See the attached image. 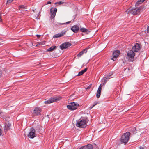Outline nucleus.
<instances>
[{
  "label": "nucleus",
  "mask_w": 149,
  "mask_h": 149,
  "mask_svg": "<svg viewBox=\"0 0 149 149\" xmlns=\"http://www.w3.org/2000/svg\"><path fill=\"white\" fill-rule=\"evenodd\" d=\"M141 48V46L140 44L136 43L132 47V50L134 52H137L140 50Z\"/></svg>",
  "instance_id": "obj_6"
},
{
  "label": "nucleus",
  "mask_w": 149,
  "mask_h": 149,
  "mask_svg": "<svg viewBox=\"0 0 149 149\" xmlns=\"http://www.w3.org/2000/svg\"><path fill=\"white\" fill-rule=\"evenodd\" d=\"M80 31L86 33L87 32L88 30L84 28H81L80 29Z\"/></svg>",
  "instance_id": "obj_21"
},
{
  "label": "nucleus",
  "mask_w": 149,
  "mask_h": 149,
  "mask_svg": "<svg viewBox=\"0 0 149 149\" xmlns=\"http://www.w3.org/2000/svg\"><path fill=\"white\" fill-rule=\"evenodd\" d=\"M98 103L95 102L93 104V106L91 108V109H92L93 107L95 106V105L97 104H98Z\"/></svg>",
  "instance_id": "obj_30"
},
{
  "label": "nucleus",
  "mask_w": 149,
  "mask_h": 149,
  "mask_svg": "<svg viewBox=\"0 0 149 149\" xmlns=\"http://www.w3.org/2000/svg\"><path fill=\"white\" fill-rule=\"evenodd\" d=\"M131 131L133 133H134L135 131V128L134 127L131 128Z\"/></svg>",
  "instance_id": "obj_27"
},
{
  "label": "nucleus",
  "mask_w": 149,
  "mask_h": 149,
  "mask_svg": "<svg viewBox=\"0 0 149 149\" xmlns=\"http://www.w3.org/2000/svg\"><path fill=\"white\" fill-rule=\"evenodd\" d=\"M145 0H138L135 4L136 6H139L140 4L143 3Z\"/></svg>",
  "instance_id": "obj_19"
},
{
  "label": "nucleus",
  "mask_w": 149,
  "mask_h": 149,
  "mask_svg": "<svg viewBox=\"0 0 149 149\" xmlns=\"http://www.w3.org/2000/svg\"><path fill=\"white\" fill-rule=\"evenodd\" d=\"M81 52H83V54L84 53H86L87 52V51L86 50V49H83L82 51H81Z\"/></svg>",
  "instance_id": "obj_32"
},
{
  "label": "nucleus",
  "mask_w": 149,
  "mask_h": 149,
  "mask_svg": "<svg viewBox=\"0 0 149 149\" xmlns=\"http://www.w3.org/2000/svg\"><path fill=\"white\" fill-rule=\"evenodd\" d=\"M58 24H59L60 25H61V24H62V23H58ZM63 24H65V23H63Z\"/></svg>",
  "instance_id": "obj_46"
},
{
  "label": "nucleus",
  "mask_w": 149,
  "mask_h": 149,
  "mask_svg": "<svg viewBox=\"0 0 149 149\" xmlns=\"http://www.w3.org/2000/svg\"><path fill=\"white\" fill-rule=\"evenodd\" d=\"M134 52L132 50H130L128 51L126 57L128 61H134V58L135 56V54Z\"/></svg>",
  "instance_id": "obj_4"
},
{
  "label": "nucleus",
  "mask_w": 149,
  "mask_h": 149,
  "mask_svg": "<svg viewBox=\"0 0 149 149\" xmlns=\"http://www.w3.org/2000/svg\"><path fill=\"white\" fill-rule=\"evenodd\" d=\"M93 146L92 145L89 144L86 146L81 147L79 149H92Z\"/></svg>",
  "instance_id": "obj_14"
},
{
  "label": "nucleus",
  "mask_w": 149,
  "mask_h": 149,
  "mask_svg": "<svg viewBox=\"0 0 149 149\" xmlns=\"http://www.w3.org/2000/svg\"><path fill=\"white\" fill-rule=\"evenodd\" d=\"M145 0H138L135 4L136 6H139L140 4L143 3Z\"/></svg>",
  "instance_id": "obj_20"
},
{
  "label": "nucleus",
  "mask_w": 149,
  "mask_h": 149,
  "mask_svg": "<svg viewBox=\"0 0 149 149\" xmlns=\"http://www.w3.org/2000/svg\"><path fill=\"white\" fill-rule=\"evenodd\" d=\"M113 73H109L108 75H110V77L112 74Z\"/></svg>",
  "instance_id": "obj_42"
},
{
  "label": "nucleus",
  "mask_w": 149,
  "mask_h": 149,
  "mask_svg": "<svg viewBox=\"0 0 149 149\" xmlns=\"http://www.w3.org/2000/svg\"><path fill=\"white\" fill-rule=\"evenodd\" d=\"M87 120V119L86 118L82 119L80 121L77 123V126L81 128H85L86 126V123Z\"/></svg>",
  "instance_id": "obj_3"
},
{
  "label": "nucleus",
  "mask_w": 149,
  "mask_h": 149,
  "mask_svg": "<svg viewBox=\"0 0 149 149\" xmlns=\"http://www.w3.org/2000/svg\"><path fill=\"white\" fill-rule=\"evenodd\" d=\"M102 89V86L100 84L99 86L98 90L97 91V93H96V97L97 98H99L100 97V94L101 92V91Z\"/></svg>",
  "instance_id": "obj_13"
},
{
  "label": "nucleus",
  "mask_w": 149,
  "mask_h": 149,
  "mask_svg": "<svg viewBox=\"0 0 149 149\" xmlns=\"http://www.w3.org/2000/svg\"><path fill=\"white\" fill-rule=\"evenodd\" d=\"M35 130L32 127L30 130V132L29 134L28 135V137L31 138H33L36 136Z\"/></svg>",
  "instance_id": "obj_7"
},
{
  "label": "nucleus",
  "mask_w": 149,
  "mask_h": 149,
  "mask_svg": "<svg viewBox=\"0 0 149 149\" xmlns=\"http://www.w3.org/2000/svg\"><path fill=\"white\" fill-rule=\"evenodd\" d=\"M1 15L0 14V21H1Z\"/></svg>",
  "instance_id": "obj_43"
},
{
  "label": "nucleus",
  "mask_w": 149,
  "mask_h": 149,
  "mask_svg": "<svg viewBox=\"0 0 149 149\" xmlns=\"http://www.w3.org/2000/svg\"><path fill=\"white\" fill-rule=\"evenodd\" d=\"M13 1V0H7V3H11Z\"/></svg>",
  "instance_id": "obj_36"
},
{
  "label": "nucleus",
  "mask_w": 149,
  "mask_h": 149,
  "mask_svg": "<svg viewBox=\"0 0 149 149\" xmlns=\"http://www.w3.org/2000/svg\"><path fill=\"white\" fill-rule=\"evenodd\" d=\"M51 4V1H48L47 3V4Z\"/></svg>",
  "instance_id": "obj_40"
},
{
  "label": "nucleus",
  "mask_w": 149,
  "mask_h": 149,
  "mask_svg": "<svg viewBox=\"0 0 149 149\" xmlns=\"http://www.w3.org/2000/svg\"><path fill=\"white\" fill-rule=\"evenodd\" d=\"M71 45V44L69 42H65L60 45V47L61 50L65 49L69 47Z\"/></svg>",
  "instance_id": "obj_9"
},
{
  "label": "nucleus",
  "mask_w": 149,
  "mask_h": 149,
  "mask_svg": "<svg viewBox=\"0 0 149 149\" xmlns=\"http://www.w3.org/2000/svg\"><path fill=\"white\" fill-rule=\"evenodd\" d=\"M2 134V131L1 130V129L0 128V136Z\"/></svg>",
  "instance_id": "obj_41"
},
{
  "label": "nucleus",
  "mask_w": 149,
  "mask_h": 149,
  "mask_svg": "<svg viewBox=\"0 0 149 149\" xmlns=\"http://www.w3.org/2000/svg\"><path fill=\"white\" fill-rule=\"evenodd\" d=\"M87 70V68H85L84 70L81 71L79 72L78 74L77 75L78 76H79L83 74L84 73H85Z\"/></svg>",
  "instance_id": "obj_18"
},
{
  "label": "nucleus",
  "mask_w": 149,
  "mask_h": 149,
  "mask_svg": "<svg viewBox=\"0 0 149 149\" xmlns=\"http://www.w3.org/2000/svg\"><path fill=\"white\" fill-rule=\"evenodd\" d=\"M3 113L0 111V116L2 117V115H3Z\"/></svg>",
  "instance_id": "obj_35"
},
{
  "label": "nucleus",
  "mask_w": 149,
  "mask_h": 149,
  "mask_svg": "<svg viewBox=\"0 0 149 149\" xmlns=\"http://www.w3.org/2000/svg\"><path fill=\"white\" fill-rule=\"evenodd\" d=\"M140 149H144V148L142 147H140L139 148Z\"/></svg>",
  "instance_id": "obj_44"
},
{
  "label": "nucleus",
  "mask_w": 149,
  "mask_h": 149,
  "mask_svg": "<svg viewBox=\"0 0 149 149\" xmlns=\"http://www.w3.org/2000/svg\"><path fill=\"white\" fill-rule=\"evenodd\" d=\"M6 126H9V127H10V126H11V124H10V123H6Z\"/></svg>",
  "instance_id": "obj_31"
},
{
  "label": "nucleus",
  "mask_w": 149,
  "mask_h": 149,
  "mask_svg": "<svg viewBox=\"0 0 149 149\" xmlns=\"http://www.w3.org/2000/svg\"><path fill=\"white\" fill-rule=\"evenodd\" d=\"M107 80V79H106L104 77V78L103 79V81L104 82V83H105L106 82Z\"/></svg>",
  "instance_id": "obj_33"
},
{
  "label": "nucleus",
  "mask_w": 149,
  "mask_h": 149,
  "mask_svg": "<svg viewBox=\"0 0 149 149\" xmlns=\"http://www.w3.org/2000/svg\"><path fill=\"white\" fill-rule=\"evenodd\" d=\"M36 36L38 38H39L40 36L41 35H38V34H36Z\"/></svg>",
  "instance_id": "obj_39"
},
{
  "label": "nucleus",
  "mask_w": 149,
  "mask_h": 149,
  "mask_svg": "<svg viewBox=\"0 0 149 149\" xmlns=\"http://www.w3.org/2000/svg\"><path fill=\"white\" fill-rule=\"evenodd\" d=\"M9 126H7L6 125H5V127H4V129L6 130V131H7L9 130Z\"/></svg>",
  "instance_id": "obj_26"
},
{
  "label": "nucleus",
  "mask_w": 149,
  "mask_h": 149,
  "mask_svg": "<svg viewBox=\"0 0 149 149\" xmlns=\"http://www.w3.org/2000/svg\"><path fill=\"white\" fill-rule=\"evenodd\" d=\"M79 105L77 103H75L74 102L71 103L69 105H67V108L71 110H74L77 109V107Z\"/></svg>",
  "instance_id": "obj_5"
},
{
  "label": "nucleus",
  "mask_w": 149,
  "mask_h": 149,
  "mask_svg": "<svg viewBox=\"0 0 149 149\" xmlns=\"http://www.w3.org/2000/svg\"><path fill=\"white\" fill-rule=\"evenodd\" d=\"M41 111V109L39 107H36L33 110L32 113L35 116L40 115Z\"/></svg>",
  "instance_id": "obj_10"
},
{
  "label": "nucleus",
  "mask_w": 149,
  "mask_h": 149,
  "mask_svg": "<svg viewBox=\"0 0 149 149\" xmlns=\"http://www.w3.org/2000/svg\"><path fill=\"white\" fill-rule=\"evenodd\" d=\"M45 42L44 41H43V42H38V44L40 45H44V43Z\"/></svg>",
  "instance_id": "obj_29"
},
{
  "label": "nucleus",
  "mask_w": 149,
  "mask_h": 149,
  "mask_svg": "<svg viewBox=\"0 0 149 149\" xmlns=\"http://www.w3.org/2000/svg\"><path fill=\"white\" fill-rule=\"evenodd\" d=\"M141 8V7L130 8L127 10L126 12L127 13H131L133 15H136L140 13Z\"/></svg>",
  "instance_id": "obj_1"
},
{
  "label": "nucleus",
  "mask_w": 149,
  "mask_h": 149,
  "mask_svg": "<svg viewBox=\"0 0 149 149\" xmlns=\"http://www.w3.org/2000/svg\"><path fill=\"white\" fill-rule=\"evenodd\" d=\"M120 54V52L119 50H116L114 51L113 53V56L111 58V59L113 60V61H115Z\"/></svg>",
  "instance_id": "obj_8"
},
{
  "label": "nucleus",
  "mask_w": 149,
  "mask_h": 149,
  "mask_svg": "<svg viewBox=\"0 0 149 149\" xmlns=\"http://www.w3.org/2000/svg\"><path fill=\"white\" fill-rule=\"evenodd\" d=\"M71 29L73 32H76L79 30V28L77 25H75L72 26Z\"/></svg>",
  "instance_id": "obj_15"
},
{
  "label": "nucleus",
  "mask_w": 149,
  "mask_h": 149,
  "mask_svg": "<svg viewBox=\"0 0 149 149\" xmlns=\"http://www.w3.org/2000/svg\"><path fill=\"white\" fill-rule=\"evenodd\" d=\"M57 47L56 46H52L48 48L47 50V51L52 52L53 51L54 49H55Z\"/></svg>",
  "instance_id": "obj_17"
},
{
  "label": "nucleus",
  "mask_w": 149,
  "mask_h": 149,
  "mask_svg": "<svg viewBox=\"0 0 149 149\" xmlns=\"http://www.w3.org/2000/svg\"><path fill=\"white\" fill-rule=\"evenodd\" d=\"M91 47V45H89V46L88 47L86 48L85 49H86V50L87 51V50L89 49Z\"/></svg>",
  "instance_id": "obj_34"
},
{
  "label": "nucleus",
  "mask_w": 149,
  "mask_h": 149,
  "mask_svg": "<svg viewBox=\"0 0 149 149\" xmlns=\"http://www.w3.org/2000/svg\"><path fill=\"white\" fill-rule=\"evenodd\" d=\"M19 9H21V10H24L26 9V7L25 6H24V5H21L19 7Z\"/></svg>",
  "instance_id": "obj_22"
},
{
  "label": "nucleus",
  "mask_w": 149,
  "mask_h": 149,
  "mask_svg": "<svg viewBox=\"0 0 149 149\" xmlns=\"http://www.w3.org/2000/svg\"><path fill=\"white\" fill-rule=\"evenodd\" d=\"M59 99L56 97H51L47 101L45 102L46 104H49L51 103L57 102Z\"/></svg>",
  "instance_id": "obj_11"
},
{
  "label": "nucleus",
  "mask_w": 149,
  "mask_h": 149,
  "mask_svg": "<svg viewBox=\"0 0 149 149\" xmlns=\"http://www.w3.org/2000/svg\"><path fill=\"white\" fill-rule=\"evenodd\" d=\"M2 72L1 71H0V78L2 76Z\"/></svg>",
  "instance_id": "obj_37"
},
{
  "label": "nucleus",
  "mask_w": 149,
  "mask_h": 149,
  "mask_svg": "<svg viewBox=\"0 0 149 149\" xmlns=\"http://www.w3.org/2000/svg\"><path fill=\"white\" fill-rule=\"evenodd\" d=\"M92 86V84H90L89 86H87V87L86 88V90H88L91 88Z\"/></svg>",
  "instance_id": "obj_28"
},
{
  "label": "nucleus",
  "mask_w": 149,
  "mask_h": 149,
  "mask_svg": "<svg viewBox=\"0 0 149 149\" xmlns=\"http://www.w3.org/2000/svg\"><path fill=\"white\" fill-rule=\"evenodd\" d=\"M70 21H68L66 22V24H68L70 23Z\"/></svg>",
  "instance_id": "obj_45"
},
{
  "label": "nucleus",
  "mask_w": 149,
  "mask_h": 149,
  "mask_svg": "<svg viewBox=\"0 0 149 149\" xmlns=\"http://www.w3.org/2000/svg\"><path fill=\"white\" fill-rule=\"evenodd\" d=\"M65 34V32L62 31L60 33H58L56 34L54 36L53 38H59L63 36Z\"/></svg>",
  "instance_id": "obj_16"
},
{
  "label": "nucleus",
  "mask_w": 149,
  "mask_h": 149,
  "mask_svg": "<svg viewBox=\"0 0 149 149\" xmlns=\"http://www.w3.org/2000/svg\"><path fill=\"white\" fill-rule=\"evenodd\" d=\"M52 8L50 9V12L51 13V17L54 18L56 15L57 11V9L56 8H54L53 10H52Z\"/></svg>",
  "instance_id": "obj_12"
},
{
  "label": "nucleus",
  "mask_w": 149,
  "mask_h": 149,
  "mask_svg": "<svg viewBox=\"0 0 149 149\" xmlns=\"http://www.w3.org/2000/svg\"><path fill=\"white\" fill-rule=\"evenodd\" d=\"M83 54V52L81 51L77 55V56L78 57H80Z\"/></svg>",
  "instance_id": "obj_24"
},
{
  "label": "nucleus",
  "mask_w": 149,
  "mask_h": 149,
  "mask_svg": "<svg viewBox=\"0 0 149 149\" xmlns=\"http://www.w3.org/2000/svg\"><path fill=\"white\" fill-rule=\"evenodd\" d=\"M110 75H105L104 76V77L107 79V80H108V79H109L110 78Z\"/></svg>",
  "instance_id": "obj_23"
},
{
  "label": "nucleus",
  "mask_w": 149,
  "mask_h": 149,
  "mask_svg": "<svg viewBox=\"0 0 149 149\" xmlns=\"http://www.w3.org/2000/svg\"><path fill=\"white\" fill-rule=\"evenodd\" d=\"M64 3H65V2H62V1H60L59 2H57L56 3H55V4H58L60 5L61 4H62Z\"/></svg>",
  "instance_id": "obj_25"
},
{
  "label": "nucleus",
  "mask_w": 149,
  "mask_h": 149,
  "mask_svg": "<svg viewBox=\"0 0 149 149\" xmlns=\"http://www.w3.org/2000/svg\"><path fill=\"white\" fill-rule=\"evenodd\" d=\"M130 135L129 132H127L124 133L121 137V142L125 144L128 141L129 139V136Z\"/></svg>",
  "instance_id": "obj_2"
},
{
  "label": "nucleus",
  "mask_w": 149,
  "mask_h": 149,
  "mask_svg": "<svg viewBox=\"0 0 149 149\" xmlns=\"http://www.w3.org/2000/svg\"><path fill=\"white\" fill-rule=\"evenodd\" d=\"M147 31L148 33H149V26L147 27Z\"/></svg>",
  "instance_id": "obj_38"
}]
</instances>
